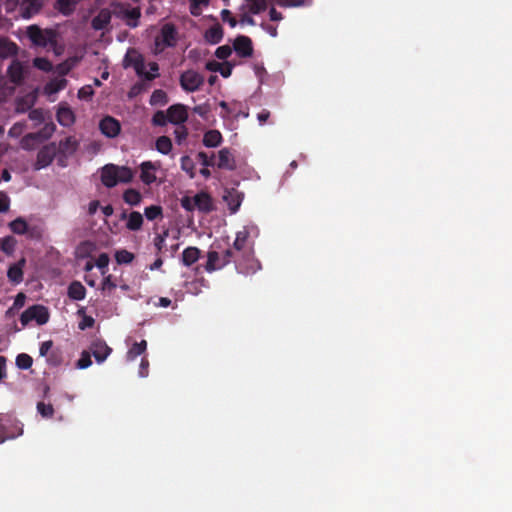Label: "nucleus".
<instances>
[{"label": "nucleus", "instance_id": "3c124183", "mask_svg": "<svg viewBox=\"0 0 512 512\" xmlns=\"http://www.w3.org/2000/svg\"><path fill=\"white\" fill-rule=\"evenodd\" d=\"M109 264V256L106 253H101L97 260L96 266L101 270V274L105 275Z\"/></svg>", "mask_w": 512, "mask_h": 512}, {"label": "nucleus", "instance_id": "ea45409f", "mask_svg": "<svg viewBox=\"0 0 512 512\" xmlns=\"http://www.w3.org/2000/svg\"><path fill=\"white\" fill-rule=\"evenodd\" d=\"M115 259L118 264H129L134 259V254L126 249L116 251Z\"/></svg>", "mask_w": 512, "mask_h": 512}, {"label": "nucleus", "instance_id": "338daca9", "mask_svg": "<svg viewBox=\"0 0 512 512\" xmlns=\"http://www.w3.org/2000/svg\"><path fill=\"white\" fill-rule=\"evenodd\" d=\"M94 323H95V321L91 316H85L83 318V320L79 323V328L81 330H84L86 328H91V327H93Z\"/></svg>", "mask_w": 512, "mask_h": 512}, {"label": "nucleus", "instance_id": "4468645a", "mask_svg": "<svg viewBox=\"0 0 512 512\" xmlns=\"http://www.w3.org/2000/svg\"><path fill=\"white\" fill-rule=\"evenodd\" d=\"M159 168V164L151 161H144L140 164V179L145 185H151L156 181L155 171Z\"/></svg>", "mask_w": 512, "mask_h": 512}, {"label": "nucleus", "instance_id": "8fccbe9b", "mask_svg": "<svg viewBox=\"0 0 512 512\" xmlns=\"http://www.w3.org/2000/svg\"><path fill=\"white\" fill-rule=\"evenodd\" d=\"M33 63L36 68L45 72H49L52 69V63L46 58H35Z\"/></svg>", "mask_w": 512, "mask_h": 512}, {"label": "nucleus", "instance_id": "6ab92c4d", "mask_svg": "<svg viewBox=\"0 0 512 512\" xmlns=\"http://www.w3.org/2000/svg\"><path fill=\"white\" fill-rule=\"evenodd\" d=\"M217 167L220 169L234 170L235 160L229 149L223 148L218 153Z\"/></svg>", "mask_w": 512, "mask_h": 512}, {"label": "nucleus", "instance_id": "a19ab883", "mask_svg": "<svg viewBox=\"0 0 512 512\" xmlns=\"http://www.w3.org/2000/svg\"><path fill=\"white\" fill-rule=\"evenodd\" d=\"M33 364V359L30 355L26 353H21L16 357V365L18 368L22 370H27L31 368Z\"/></svg>", "mask_w": 512, "mask_h": 512}, {"label": "nucleus", "instance_id": "58836bf2", "mask_svg": "<svg viewBox=\"0 0 512 512\" xmlns=\"http://www.w3.org/2000/svg\"><path fill=\"white\" fill-rule=\"evenodd\" d=\"M144 215L149 221L163 217V209L160 205H151L145 208Z\"/></svg>", "mask_w": 512, "mask_h": 512}, {"label": "nucleus", "instance_id": "1a4fd4ad", "mask_svg": "<svg viewBox=\"0 0 512 512\" xmlns=\"http://www.w3.org/2000/svg\"><path fill=\"white\" fill-rule=\"evenodd\" d=\"M56 155L57 145L55 142H51L47 145H44L37 153V159L34 164V169L40 170L49 166L53 162Z\"/></svg>", "mask_w": 512, "mask_h": 512}, {"label": "nucleus", "instance_id": "dca6fc26", "mask_svg": "<svg viewBox=\"0 0 512 512\" xmlns=\"http://www.w3.org/2000/svg\"><path fill=\"white\" fill-rule=\"evenodd\" d=\"M26 259L22 257L18 262L9 266L7 277L13 284H19L23 281V268L25 267Z\"/></svg>", "mask_w": 512, "mask_h": 512}, {"label": "nucleus", "instance_id": "49530a36", "mask_svg": "<svg viewBox=\"0 0 512 512\" xmlns=\"http://www.w3.org/2000/svg\"><path fill=\"white\" fill-rule=\"evenodd\" d=\"M266 8H267L266 0H254L252 3H250L249 11L252 14H259V13L265 11Z\"/></svg>", "mask_w": 512, "mask_h": 512}, {"label": "nucleus", "instance_id": "680f3d73", "mask_svg": "<svg viewBox=\"0 0 512 512\" xmlns=\"http://www.w3.org/2000/svg\"><path fill=\"white\" fill-rule=\"evenodd\" d=\"M52 346H53L52 340L42 342L40 345V349H39L40 355L43 357H46L50 353Z\"/></svg>", "mask_w": 512, "mask_h": 512}, {"label": "nucleus", "instance_id": "69168bd1", "mask_svg": "<svg viewBox=\"0 0 512 512\" xmlns=\"http://www.w3.org/2000/svg\"><path fill=\"white\" fill-rule=\"evenodd\" d=\"M181 205L187 211H193L196 208V205H194V198L184 197L181 200Z\"/></svg>", "mask_w": 512, "mask_h": 512}, {"label": "nucleus", "instance_id": "b1692460", "mask_svg": "<svg viewBox=\"0 0 512 512\" xmlns=\"http://www.w3.org/2000/svg\"><path fill=\"white\" fill-rule=\"evenodd\" d=\"M111 21V14L108 10H101L92 20V27L95 30L105 29Z\"/></svg>", "mask_w": 512, "mask_h": 512}, {"label": "nucleus", "instance_id": "9d476101", "mask_svg": "<svg viewBox=\"0 0 512 512\" xmlns=\"http://www.w3.org/2000/svg\"><path fill=\"white\" fill-rule=\"evenodd\" d=\"M99 129L108 138H115L120 134L121 124L112 116H105L99 123Z\"/></svg>", "mask_w": 512, "mask_h": 512}, {"label": "nucleus", "instance_id": "393cba45", "mask_svg": "<svg viewBox=\"0 0 512 512\" xmlns=\"http://www.w3.org/2000/svg\"><path fill=\"white\" fill-rule=\"evenodd\" d=\"M205 40L210 44H218L223 38V29L219 24L213 25L205 32Z\"/></svg>", "mask_w": 512, "mask_h": 512}, {"label": "nucleus", "instance_id": "bf43d9fd", "mask_svg": "<svg viewBox=\"0 0 512 512\" xmlns=\"http://www.w3.org/2000/svg\"><path fill=\"white\" fill-rule=\"evenodd\" d=\"M221 18L224 22H228L232 28H234L237 25L236 19L232 16V13L227 9L221 11Z\"/></svg>", "mask_w": 512, "mask_h": 512}, {"label": "nucleus", "instance_id": "052dcab7", "mask_svg": "<svg viewBox=\"0 0 512 512\" xmlns=\"http://www.w3.org/2000/svg\"><path fill=\"white\" fill-rule=\"evenodd\" d=\"M93 89L91 88V86H85V87H82L79 91H78V98L79 99H83V100H88L91 98V96L93 95Z\"/></svg>", "mask_w": 512, "mask_h": 512}, {"label": "nucleus", "instance_id": "6e6552de", "mask_svg": "<svg viewBox=\"0 0 512 512\" xmlns=\"http://www.w3.org/2000/svg\"><path fill=\"white\" fill-rule=\"evenodd\" d=\"M177 30L174 24L166 23L162 26L160 36L156 38L155 44L161 46V50L166 47H174L177 43Z\"/></svg>", "mask_w": 512, "mask_h": 512}, {"label": "nucleus", "instance_id": "de8ad7c7", "mask_svg": "<svg viewBox=\"0 0 512 512\" xmlns=\"http://www.w3.org/2000/svg\"><path fill=\"white\" fill-rule=\"evenodd\" d=\"M92 364L91 354L88 351H83L79 360L76 363V367L79 369H86Z\"/></svg>", "mask_w": 512, "mask_h": 512}, {"label": "nucleus", "instance_id": "aec40b11", "mask_svg": "<svg viewBox=\"0 0 512 512\" xmlns=\"http://www.w3.org/2000/svg\"><path fill=\"white\" fill-rule=\"evenodd\" d=\"M18 46L6 37L0 38V57L8 58L17 55Z\"/></svg>", "mask_w": 512, "mask_h": 512}, {"label": "nucleus", "instance_id": "c85d7f7f", "mask_svg": "<svg viewBox=\"0 0 512 512\" xmlns=\"http://www.w3.org/2000/svg\"><path fill=\"white\" fill-rule=\"evenodd\" d=\"M143 216L138 211H132L128 215V220L126 223V228L130 231H138L142 228L143 225Z\"/></svg>", "mask_w": 512, "mask_h": 512}, {"label": "nucleus", "instance_id": "c9c22d12", "mask_svg": "<svg viewBox=\"0 0 512 512\" xmlns=\"http://www.w3.org/2000/svg\"><path fill=\"white\" fill-rule=\"evenodd\" d=\"M168 102L167 93L162 89L154 90L150 97V104L152 106L165 105Z\"/></svg>", "mask_w": 512, "mask_h": 512}, {"label": "nucleus", "instance_id": "9b49d317", "mask_svg": "<svg viewBox=\"0 0 512 512\" xmlns=\"http://www.w3.org/2000/svg\"><path fill=\"white\" fill-rule=\"evenodd\" d=\"M233 48L242 58L251 57L253 54L252 40L248 36L239 35L235 38Z\"/></svg>", "mask_w": 512, "mask_h": 512}, {"label": "nucleus", "instance_id": "603ef678", "mask_svg": "<svg viewBox=\"0 0 512 512\" xmlns=\"http://www.w3.org/2000/svg\"><path fill=\"white\" fill-rule=\"evenodd\" d=\"M28 117L30 120L40 124L44 121V112L41 108H35L30 110Z\"/></svg>", "mask_w": 512, "mask_h": 512}, {"label": "nucleus", "instance_id": "0e129e2a", "mask_svg": "<svg viewBox=\"0 0 512 512\" xmlns=\"http://www.w3.org/2000/svg\"><path fill=\"white\" fill-rule=\"evenodd\" d=\"M148 369H149V361L147 358H142L138 374L140 377H146L148 376Z\"/></svg>", "mask_w": 512, "mask_h": 512}, {"label": "nucleus", "instance_id": "473e14b6", "mask_svg": "<svg viewBox=\"0 0 512 512\" xmlns=\"http://www.w3.org/2000/svg\"><path fill=\"white\" fill-rule=\"evenodd\" d=\"M17 245V240L13 236H6L0 239V249L8 256L14 254Z\"/></svg>", "mask_w": 512, "mask_h": 512}, {"label": "nucleus", "instance_id": "f8f14e48", "mask_svg": "<svg viewBox=\"0 0 512 512\" xmlns=\"http://www.w3.org/2000/svg\"><path fill=\"white\" fill-rule=\"evenodd\" d=\"M169 122L175 125H181L188 119L187 107L183 104H174L167 109Z\"/></svg>", "mask_w": 512, "mask_h": 512}, {"label": "nucleus", "instance_id": "4be33fe9", "mask_svg": "<svg viewBox=\"0 0 512 512\" xmlns=\"http://www.w3.org/2000/svg\"><path fill=\"white\" fill-rule=\"evenodd\" d=\"M56 118L59 124L64 127H69L75 122V115L69 107H59Z\"/></svg>", "mask_w": 512, "mask_h": 512}, {"label": "nucleus", "instance_id": "5701e85b", "mask_svg": "<svg viewBox=\"0 0 512 512\" xmlns=\"http://www.w3.org/2000/svg\"><path fill=\"white\" fill-rule=\"evenodd\" d=\"M42 7L41 0H24L21 4L24 18H30L32 15L38 13Z\"/></svg>", "mask_w": 512, "mask_h": 512}, {"label": "nucleus", "instance_id": "0eeeda50", "mask_svg": "<svg viewBox=\"0 0 512 512\" xmlns=\"http://www.w3.org/2000/svg\"><path fill=\"white\" fill-rule=\"evenodd\" d=\"M180 86L186 92H195L204 83V77L195 70H186L180 75Z\"/></svg>", "mask_w": 512, "mask_h": 512}, {"label": "nucleus", "instance_id": "a18cd8bd", "mask_svg": "<svg viewBox=\"0 0 512 512\" xmlns=\"http://www.w3.org/2000/svg\"><path fill=\"white\" fill-rule=\"evenodd\" d=\"M168 236V230H165L162 234H157L154 238V246L157 254L162 253L163 248L166 245V237Z\"/></svg>", "mask_w": 512, "mask_h": 512}, {"label": "nucleus", "instance_id": "37998d69", "mask_svg": "<svg viewBox=\"0 0 512 512\" xmlns=\"http://www.w3.org/2000/svg\"><path fill=\"white\" fill-rule=\"evenodd\" d=\"M57 5L61 13L69 15L74 10L76 2L74 0H57Z\"/></svg>", "mask_w": 512, "mask_h": 512}, {"label": "nucleus", "instance_id": "13d9d810", "mask_svg": "<svg viewBox=\"0 0 512 512\" xmlns=\"http://www.w3.org/2000/svg\"><path fill=\"white\" fill-rule=\"evenodd\" d=\"M10 206V198L4 191H0V213L7 212Z\"/></svg>", "mask_w": 512, "mask_h": 512}, {"label": "nucleus", "instance_id": "79ce46f5", "mask_svg": "<svg viewBox=\"0 0 512 512\" xmlns=\"http://www.w3.org/2000/svg\"><path fill=\"white\" fill-rule=\"evenodd\" d=\"M169 122V117L167 111L164 112L159 110L154 113L152 117V124L154 126H165Z\"/></svg>", "mask_w": 512, "mask_h": 512}, {"label": "nucleus", "instance_id": "7c9ffc66", "mask_svg": "<svg viewBox=\"0 0 512 512\" xmlns=\"http://www.w3.org/2000/svg\"><path fill=\"white\" fill-rule=\"evenodd\" d=\"M123 200L130 206H138L142 201V195L138 190L129 188L124 191Z\"/></svg>", "mask_w": 512, "mask_h": 512}, {"label": "nucleus", "instance_id": "f3484780", "mask_svg": "<svg viewBox=\"0 0 512 512\" xmlns=\"http://www.w3.org/2000/svg\"><path fill=\"white\" fill-rule=\"evenodd\" d=\"M194 205L196 208L204 213L211 212L214 209L213 200L206 192H199L194 197Z\"/></svg>", "mask_w": 512, "mask_h": 512}, {"label": "nucleus", "instance_id": "f257e3e1", "mask_svg": "<svg viewBox=\"0 0 512 512\" xmlns=\"http://www.w3.org/2000/svg\"><path fill=\"white\" fill-rule=\"evenodd\" d=\"M249 231L246 227L236 233V238L231 248L235 260V268L238 273L249 275L261 269L260 262L254 256L253 246L248 243Z\"/></svg>", "mask_w": 512, "mask_h": 512}, {"label": "nucleus", "instance_id": "72a5a7b5", "mask_svg": "<svg viewBox=\"0 0 512 512\" xmlns=\"http://www.w3.org/2000/svg\"><path fill=\"white\" fill-rule=\"evenodd\" d=\"M155 148L159 153L167 155L172 150V141L167 136H160L156 140Z\"/></svg>", "mask_w": 512, "mask_h": 512}, {"label": "nucleus", "instance_id": "ddd939ff", "mask_svg": "<svg viewBox=\"0 0 512 512\" xmlns=\"http://www.w3.org/2000/svg\"><path fill=\"white\" fill-rule=\"evenodd\" d=\"M90 351L98 363H102L112 352V349L102 339H96L91 343Z\"/></svg>", "mask_w": 512, "mask_h": 512}, {"label": "nucleus", "instance_id": "4c0bfd02", "mask_svg": "<svg viewBox=\"0 0 512 512\" xmlns=\"http://www.w3.org/2000/svg\"><path fill=\"white\" fill-rule=\"evenodd\" d=\"M56 130V125L53 122L46 123L41 130L35 132L40 141L44 142L51 138Z\"/></svg>", "mask_w": 512, "mask_h": 512}, {"label": "nucleus", "instance_id": "c03bdc74", "mask_svg": "<svg viewBox=\"0 0 512 512\" xmlns=\"http://www.w3.org/2000/svg\"><path fill=\"white\" fill-rule=\"evenodd\" d=\"M37 411L44 418H51L54 414L53 406L44 402L37 403Z\"/></svg>", "mask_w": 512, "mask_h": 512}, {"label": "nucleus", "instance_id": "864d4df0", "mask_svg": "<svg viewBox=\"0 0 512 512\" xmlns=\"http://www.w3.org/2000/svg\"><path fill=\"white\" fill-rule=\"evenodd\" d=\"M232 53V49L229 45H223L219 46L215 51V56L218 59L225 60L227 59Z\"/></svg>", "mask_w": 512, "mask_h": 512}, {"label": "nucleus", "instance_id": "2f4dec72", "mask_svg": "<svg viewBox=\"0 0 512 512\" xmlns=\"http://www.w3.org/2000/svg\"><path fill=\"white\" fill-rule=\"evenodd\" d=\"M42 141L39 140L36 133L26 134L20 141L21 148L27 151L34 150Z\"/></svg>", "mask_w": 512, "mask_h": 512}, {"label": "nucleus", "instance_id": "20e7f679", "mask_svg": "<svg viewBox=\"0 0 512 512\" xmlns=\"http://www.w3.org/2000/svg\"><path fill=\"white\" fill-rule=\"evenodd\" d=\"M123 65L125 68L133 67L137 75L144 76V78L148 81H151L157 77L156 74L153 73H145V63L143 56L134 48H130L123 60Z\"/></svg>", "mask_w": 512, "mask_h": 512}, {"label": "nucleus", "instance_id": "bb28decb", "mask_svg": "<svg viewBox=\"0 0 512 512\" xmlns=\"http://www.w3.org/2000/svg\"><path fill=\"white\" fill-rule=\"evenodd\" d=\"M202 141L206 147H217L222 142V135L218 130H209L204 134Z\"/></svg>", "mask_w": 512, "mask_h": 512}, {"label": "nucleus", "instance_id": "2eb2a0df", "mask_svg": "<svg viewBox=\"0 0 512 512\" xmlns=\"http://www.w3.org/2000/svg\"><path fill=\"white\" fill-rule=\"evenodd\" d=\"M79 142L74 136H68L59 142L57 146V154L68 158L72 156L78 149Z\"/></svg>", "mask_w": 512, "mask_h": 512}, {"label": "nucleus", "instance_id": "5fc2aeb1", "mask_svg": "<svg viewBox=\"0 0 512 512\" xmlns=\"http://www.w3.org/2000/svg\"><path fill=\"white\" fill-rule=\"evenodd\" d=\"M197 158L202 163V165L205 167H210V166L215 165L214 155L208 156L207 153L201 151L197 154Z\"/></svg>", "mask_w": 512, "mask_h": 512}, {"label": "nucleus", "instance_id": "7ed1b4c3", "mask_svg": "<svg viewBox=\"0 0 512 512\" xmlns=\"http://www.w3.org/2000/svg\"><path fill=\"white\" fill-rule=\"evenodd\" d=\"M27 36L33 45L46 47L56 43V32L52 29H41L37 25H30L27 28Z\"/></svg>", "mask_w": 512, "mask_h": 512}, {"label": "nucleus", "instance_id": "4d7b16f0", "mask_svg": "<svg viewBox=\"0 0 512 512\" xmlns=\"http://www.w3.org/2000/svg\"><path fill=\"white\" fill-rule=\"evenodd\" d=\"M175 139L178 144H181L184 140H186L188 136V130L185 126L181 125L175 131Z\"/></svg>", "mask_w": 512, "mask_h": 512}, {"label": "nucleus", "instance_id": "f704fd0d", "mask_svg": "<svg viewBox=\"0 0 512 512\" xmlns=\"http://www.w3.org/2000/svg\"><path fill=\"white\" fill-rule=\"evenodd\" d=\"M147 348V342L145 340H142L140 342H135L132 347L128 351V358L130 360H134L136 357L140 356L146 351Z\"/></svg>", "mask_w": 512, "mask_h": 512}, {"label": "nucleus", "instance_id": "39448f33", "mask_svg": "<svg viewBox=\"0 0 512 512\" xmlns=\"http://www.w3.org/2000/svg\"><path fill=\"white\" fill-rule=\"evenodd\" d=\"M49 311L43 305H32L27 308L20 316V322L23 327L27 326L31 321H35L38 325H44L49 321Z\"/></svg>", "mask_w": 512, "mask_h": 512}, {"label": "nucleus", "instance_id": "cd10ccee", "mask_svg": "<svg viewBox=\"0 0 512 512\" xmlns=\"http://www.w3.org/2000/svg\"><path fill=\"white\" fill-rule=\"evenodd\" d=\"M8 75L13 83H20L23 80V67L21 63L14 60L8 67Z\"/></svg>", "mask_w": 512, "mask_h": 512}, {"label": "nucleus", "instance_id": "6e6d98bb", "mask_svg": "<svg viewBox=\"0 0 512 512\" xmlns=\"http://www.w3.org/2000/svg\"><path fill=\"white\" fill-rule=\"evenodd\" d=\"M117 287V284L113 281L112 275H107L104 277L101 283L102 291H111Z\"/></svg>", "mask_w": 512, "mask_h": 512}, {"label": "nucleus", "instance_id": "e433bc0d", "mask_svg": "<svg viewBox=\"0 0 512 512\" xmlns=\"http://www.w3.org/2000/svg\"><path fill=\"white\" fill-rule=\"evenodd\" d=\"M181 169L185 171L191 179L195 177V164L188 155L182 156L180 159Z\"/></svg>", "mask_w": 512, "mask_h": 512}, {"label": "nucleus", "instance_id": "a211bd4d", "mask_svg": "<svg viewBox=\"0 0 512 512\" xmlns=\"http://www.w3.org/2000/svg\"><path fill=\"white\" fill-rule=\"evenodd\" d=\"M224 201L227 203L231 213H236L242 203V195L235 189L226 191L223 196Z\"/></svg>", "mask_w": 512, "mask_h": 512}, {"label": "nucleus", "instance_id": "09e8293b", "mask_svg": "<svg viewBox=\"0 0 512 512\" xmlns=\"http://www.w3.org/2000/svg\"><path fill=\"white\" fill-rule=\"evenodd\" d=\"M47 363L51 366H59L62 363V356L59 350H52L46 356Z\"/></svg>", "mask_w": 512, "mask_h": 512}, {"label": "nucleus", "instance_id": "f03ea898", "mask_svg": "<svg viewBox=\"0 0 512 512\" xmlns=\"http://www.w3.org/2000/svg\"><path fill=\"white\" fill-rule=\"evenodd\" d=\"M134 173L127 166L106 164L101 170V181L107 188H113L119 183H130Z\"/></svg>", "mask_w": 512, "mask_h": 512}, {"label": "nucleus", "instance_id": "c756f323", "mask_svg": "<svg viewBox=\"0 0 512 512\" xmlns=\"http://www.w3.org/2000/svg\"><path fill=\"white\" fill-rule=\"evenodd\" d=\"M9 229L17 235H26L29 225L23 217H17L8 224Z\"/></svg>", "mask_w": 512, "mask_h": 512}, {"label": "nucleus", "instance_id": "423d86ee", "mask_svg": "<svg viewBox=\"0 0 512 512\" xmlns=\"http://www.w3.org/2000/svg\"><path fill=\"white\" fill-rule=\"evenodd\" d=\"M235 260L231 251L224 250L222 253H219L212 250L207 253L205 269L208 272L220 270L230 263L235 264Z\"/></svg>", "mask_w": 512, "mask_h": 512}, {"label": "nucleus", "instance_id": "774afa93", "mask_svg": "<svg viewBox=\"0 0 512 512\" xmlns=\"http://www.w3.org/2000/svg\"><path fill=\"white\" fill-rule=\"evenodd\" d=\"M232 69H233V66L228 63V62H225L224 64H222L219 72L220 74L224 77V78H227L231 75L232 73Z\"/></svg>", "mask_w": 512, "mask_h": 512}, {"label": "nucleus", "instance_id": "e2e57ef3", "mask_svg": "<svg viewBox=\"0 0 512 512\" xmlns=\"http://www.w3.org/2000/svg\"><path fill=\"white\" fill-rule=\"evenodd\" d=\"M26 235L31 239H40L42 236V231L37 226H29V230Z\"/></svg>", "mask_w": 512, "mask_h": 512}, {"label": "nucleus", "instance_id": "a878e982", "mask_svg": "<svg viewBox=\"0 0 512 512\" xmlns=\"http://www.w3.org/2000/svg\"><path fill=\"white\" fill-rule=\"evenodd\" d=\"M200 257V250L197 247H187L182 252V263L189 267L198 261Z\"/></svg>", "mask_w": 512, "mask_h": 512}, {"label": "nucleus", "instance_id": "412c9836", "mask_svg": "<svg viewBox=\"0 0 512 512\" xmlns=\"http://www.w3.org/2000/svg\"><path fill=\"white\" fill-rule=\"evenodd\" d=\"M68 297L75 301L83 300L86 296V288L79 281H72L68 286Z\"/></svg>", "mask_w": 512, "mask_h": 512}]
</instances>
